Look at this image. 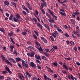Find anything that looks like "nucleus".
Segmentation results:
<instances>
[{"instance_id": "nucleus-50", "label": "nucleus", "mask_w": 80, "mask_h": 80, "mask_svg": "<svg viewBox=\"0 0 80 80\" xmlns=\"http://www.w3.org/2000/svg\"><path fill=\"white\" fill-rule=\"evenodd\" d=\"M22 13L24 15H27V12L25 11H22Z\"/></svg>"}, {"instance_id": "nucleus-56", "label": "nucleus", "mask_w": 80, "mask_h": 80, "mask_svg": "<svg viewBox=\"0 0 80 80\" xmlns=\"http://www.w3.org/2000/svg\"><path fill=\"white\" fill-rule=\"evenodd\" d=\"M3 50L4 51H6V50H7V48H6V47H4L2 48Z\"/></svg>"}, {"instance_id": "nucleus-59", "label": "nucleus", "mask_w": 80, "mask_h": 80, "mask_svg": "<svg viewBox=\"0 0 80 80\" xmlns=\"http://www.w3.org/2000/svg\"><path fill=\"white\" fill-rule=\"evenodd\" d=\"M5 70H7V71H8V70H9L10 69H9V68L8 67H5Z\"/></svg>"}, {"instance_id": "nucleus-61", "label": "nucleus", "mask_w": 80, "mask_h": 80, "mask_svg": "<svg viewBox=\"0 0 80 80\" xmlns=\"http://www.w3.org/2000/svg\"><path fill=\"white\" fill-rule=\"evenodd\" d=\"M4 60L5 61V62H6V63H8L9 62V61L7 59H6L5 60Z\"/></svg>"}, {"instance_id": "nucleus-53", "label": "nucleus", "mask_w": 80, "mask_h": 80, "mask_svg": "<svg viewBox=\"0 0 80 80\" xmlns=\"http://www.w3.org/2000/svg\"><path fill=\"white\" fill-rule=\"evenodd\" d=\"M16 60L17 62H19L20 61V58H16Z\"/></svg>"}, {"instance_id": "nucleus-54", "label": "nucleus", "mask_w": 80, "mask_h": 80, "mask_svg": "<svg viewBox=\"0 0 80 80\" xmlns=\"http://www.w3.org/2000/svg\"><path fill=\"white\" fill-rule=\"evenodd\" d=\"M62 72L63 73H64V74H66V73H67V72L65 70H62Z\"/></svg>"}, {"instance_id": "nucleus-31", "label": "nucleus", "mask_w": 80, "mask_h": 80, "mask_svg": "<svg viewBox=\"0 0 80 80\" xmlns=\"http://www.w3.org/2000/svg\"><path fill=\"white\" fill-rule=\"evenodd\" d=\"M35 43L38 46V47H39L40 46V43L38 42H37V41L35 42Z\"/></svg>"}, {"instance_id": "nucleus-33", "label": "nucleus", "mask_w": 80, "mask_h": 80, "mask_svg": "<svg viewBox=\"0 0 80 80\" xmlns=\"http://www.w3.org/2000/svg\"><path fill=\"white\" fill-rule=\"evenodd\" d=\"M0 31L2 32H3V33H5V30L2 28L0 29Z\"/></svg>"}, {"instance_id": "nucleus-29", "label": "nucleus", "mask_w": 80, "mask_h": 80, "mask_svg": "<svg viewBox=\"0 0 80 80\" xmlns=\"http://www.w3.org/2000/svg\"><path fill=\"white\" fill-rule=\"evenodd\" d=\"M54 50L55 49H53V48H51L49 51L50 53H52L54 51Z\"/></svg>"}, {"instance_id": "nucleus-64", "label": "nucleus", "mask_w": 80, "mask_h": 80, "mask_svg": "<svg viewBox=\"0 0 80 80\" xmlns=\"http://www.w3.org/2000/svg\"><path fill=\"white\" fill-rule=\"evenodd\" d=\"M76 64L77 65H78V66H80V63L78 62H76Z\"/></svg>"}, {"instance_id": "nucleus-25", "label": "nucleus", "mask_w": 80, "mask_h": 80, "mask_svg": "<svg viewBox=\"0 0 80 80\" xmlns=\"http://www.w3.org/2000/svg\"><path fill=\"white\" fill-rule=\"evenodd\" d=\"M41 80L39 78H37L36 77H34L33 78V80Z\"/></svg>"}, {"instance_id": "nucleus-28", "label": "nucleus", "mask_w": 80, "mask_h": 80, "mask_svg": "<svg viewBox=\"0 0 80 80\" xmlns=\"http://www.w3.org/2000/svg\"><path fill=\"white\" fill-rule=\"evenodd\" d=\"M40 10H41V12L43 14H45V12L44 10H43V8H41Z\"/></svg>"}, {"instance_id": "nucleus-52", "label": "nucleus", "mask_w": 80, "mask_h": 80, "mask_svg": "<svg viewBox=\"0 0 80 80\" xmlns=\"http://www.w3.org/2000/svg\"><path fill=\"white\" fill-rule=\"evenodd\" d=\"M45 27L46 28L48 29V30L50 31V27H49V26H48L46 25Z\"/></svg>"}, {"instance_id": "nucleus-22", "label": "nucleus", "mask_w": 80, "mask_h": 80, "mask_svg": "<svg viewBox=\"0 0 80 80\" xmlns=\"http://www.w3.org/2000/svg\"><path fill=\"white\" fill-rule=\"evenodd\" d=\"M13 17H14V16L13 15L11 14L10 17L9 18V20H12Z\"/></svg>"}, {"instance_id": "nucleus-6", "label": "nucleus", "mask_w": 80, "mask_h": 80, "mask_svg": "<svg viewBox=\"0 0 80 80\" xmlns=\"http://www.w3.org/2000/svg\"><path fill=\"white\" fill-rule=\"evenodd\" d=\"M62 67L63 68H64L66 69V70H68V67L66 65V63H65V62H64L63 63L62 65Z\"/></svg>"}, {"instance_id": "nucleus-8", "label": "nucleus", "mask_w": 80, "mask_h": 80, "mask_svg": "<svg viewBox=\"0 0 80 80\" xmlns=\"http://www.w3.org/2000/svg\"><path fill=\"white\" fill-rule=\"evenodd\" d=\"M22 7L23 10H25L27 13H30V11H28V9H27V8L26 7H25V6L24 5H22Z\"/></svg>"}, {"instance_id": "nucleus-19", "label": "nucleus", "mask_w": 80, "mask_h": 80, "mask_svg": "<svg viewBox=\"0 0 80 80\" xmlns=\"http://www.w3.org/2000/svg\"><path fill=\"white\" fill-rule=\"evenodd\" d=\"M76 30L77 32V33H78L80 30H79V27L78 26H77L76 28Z\"/></svg>"}, {"instance_id": "nucleus-40", "label": "nucleus", "mask_w": 80, "mask_h": 80, "mask_svg": "<svg viewBox=\"0 0 80 80\" xmlns=\"http://www.w3.org/2000/svg\"><path fill=\"white\" fill-rule=\"evenodd\" d=\"M53 49H54V50H57L58 49V47L57 46H53Z\"/></svg>"}, {"instance_id": "nucleus-14", "label": "nucleus", "mask_w": 80, "mask_h": 80, "mask_svg": "<svg viewBox=\"0 0 80 80\" xmlns=\"http://www.w3.org/2000/svg\"><path fill=\"white\" fill-rule=\"evenodd\" d=\"M57 30L59 32H61V33H63V34L64 33H63V31H62V30L61 29L57 28Z\"/></svg>"}, {"instance_id": "nucleus-23", "label": "nucleus", "mask_w": 80, "mask_h": 80, "mask_svg": "<svg viewBox=\"0 0 80 80\" xmlns=\"http://www.w3.org/2000/svg\"><path fill=\"white\" fill-rule=\"evenodd\" d=\"M35 57L37 59H38V60H39V59H40V57L39 55H35Z\"/></svg>"}, {"instance_id": "nucleus-39", "label": "nucleus", "mask_w": 80, "mask_h": 80, "mask_svg": "<svg viewBox=\"0 0 80 80\" xmlns=\"http://www.w3.org/2000/svg\"><path fill=\"white\" fill-rule=\"evenodd\" d=\"M27 33L25 32H22V35H27Z\"/></svg>"}, {"instance_id": "nucleus-51", "label": "nucleus", "mask_w": 80, "mask_h": 80, "mask_svg": "<svg viewBox=\"0 0 80 80\" xmlns=\"http://www.w3.org/2000/svg\"><path fill=\"white\" fill-rule=\"evenodd\" d=\"M35 13H36V14L37 15H38V13H39V12H38L37 11V10H36L35 11Z\"/></svg>"}, {"instance_id": "nucleus-46", "label": "nucleus", "mask_w": 80, "mask_h": 80, "mask_svg": "<svg viewBox=\"0 0 80 80\" xmlns=\"http://www.w3.org/2000/svg\"><path fill=\"white\" fill-rule=\"evenodd\" d=\"M34 32L35 34L37 35V36H38V33L36 31H34Z\"/></svg>"}, {"instance_id": "nucleus-42", "label": "nucleus", "mask_w": 80, "mask_h": 80, "mask_svg": "<svg viewBox=\"0 0 80 80\" xmlns=\"http://www.w3.org/2000/svg\"><path fill=\"white\" fill-rule=\"evenodd\" d=\"M4 76H0V80H3V79H4Z\"/></svg>"}, {"instance_id": "nucleus-2", "label": "nucleus", "mask_w": 80, "mask_h": 80, "mask_svg": "<svg viewBox=\"0 0 80 80\" xmlns=\"http://www.w3.org/2000/svg\"><path fill=\"white\" fill-rule=\"evenodd\" d=\"M26 75L25 76L26 79V80H28V78L31 77V74L28 71H26Z\"/></svg>"}, {"instance_id": "nucleus-15", "label": "nucleus", "mask_w": 80, "mask_h": 80, "mask_svg": "<svg viewBox=\"0 0 80 80\" xmlns=\"http://www.w3.org/2000/svg\"><path fill=\"white\" fill-rule=\"evenodd\" d=\"M16 17L17 19H18V20H19V18H20V14H17L16 15Z\"/></svg>"}, {"instance_id": "nucleus-24", "label": "nucleus", "mask_w": 80, "mask_h": 80, "mask_svg": "<svg viewBox=\"0 0 80 80\" xmlns=\"http://www.w3.org/2000/svg\"><path fill=\"white\" fill-rule=\"evenodd\" d=\"M10 60H12V62H13V63H16V62L14 60V59L11 58H9Z\"/></svg>"}, {"instance_id": "nucleus-21", "label": "nucleus", "mask_w": 80, "mask_h": 80, "mask_svg": "<svg viewBox=\"0 0 80 80\" xmlns=\"http://www.w3.org/2000/svg\"><path fill=\"white\" fill-rule=\"evenodd\" d=\"M44 55L46 57H49L50 55L47 52H44Z\"/></svg>"}, {"instance_id": "nucleus-9", "label": "nucleus", "mask_w": 80, "mask_h": 80, "mask_svg": "<svg viewBox=\"0 0 80 80\" xmlns=\"http://www.w3.org/2000/svg\"><path fill=\"white\" fill-rule=\"evenodd\" d=\"M27 49L29 50H30V51H33V50H35V48L32 46L28 47L27 48Z\"/></svg>"}, {"instance_id": "nucleus-27", "label": "nucleus", "mask_w": 80, "mask_h": 80, "mask_svg": "<svg viewBox=\"0 0 80 80\" xmlns=\"http://www.w3.org/2000/svg\"><path fill=\"white\" fill-rule=\"evenodd\" d=\"M26 4L27 5L28 8H29V7H31V6H30V4L27 2H26Z\"/></svg>"}, {"instance_id": "nucleus-55", "label": "nucleus", "mask_w": 80, "mask_h": 80, "mask_svg": "<svg viewBox=\"0 0 80 80\" xmlns=\"http://www.w3.org/2000/svg\"><path fill=\"white\" fill-rule=\"evenodd\" d=\"M71 78L72 80H74V77H73V75L72 74L71 75Z\"/></svg>"}, {"instance_id": "nucleus-37", "label": "nucleus", "mask_w": 80, "mask_h": 80, "mask_svg": "<svg viewBox=\"0 0 80 80\" xmlns=\"http://www.w3.org/2000/svg\"><path fill=\"white\" fill-rule=\"evenodd\" d=\"M33 37L34 38L36 39V40H37L38 37L36 36L35 34H33Z\"/></svg>"}, {"instance_id": "nucleus-45", "label": "nucleus", "mask_w": 80, "mask_h": 80, "mask_svg": "<svg viewBox=\"0 0 80 80\" xmlns=\"http://www.w3.org/2000/svg\"><path fill=\"white\" fill-rule=\"evenodd\" d=\"M11 3H12V5H13L14 6V7H16V4H15V3L13 2H11Z\"/></svg>"}, {"instance_id": "nucleus-18", "label": "nucleus", "mask_w": 80, "mask_h": 80, "mask_svg": "<svg viewBox=\"0 0 80 80\" xmlns=\"http://www.w3.org/2000/svg\"><path fill=\"white\" fill-rule=\"evenodd\" d=\"M4 3L7 6H8V5H9V2H8V1L7 0L5 1L4 2Z\"/></svg>"}, {"instance_id": "nucleus-11", "label": "nucleus", "mask_w": 80, "mask_h": 80, "mask_svg": "<svg viewBox=\"0 0 80 80\" xmlns=\"http://www.w3.org/2000/svg\"><path fill=\"white\" fill-rule=\"evenodd\" d=\"M37 26L38 27H39L41 29V30H43V29H42V26L41 25L40 23H38L37 24Z\"/></svg>"}, {"instance_id": "nucleus-5", "label": "nucleus", "mask_w": 80, "mask_h": 80, "mask_svg": "<svg viewBox=\"0 0 80 80\" xmlns=\"http://www.w3.org/2000/svg\"><path fill=\"white\" fill-rule=\"evenodd\" d=\"M30 66L33 68H37V65L33 62H31L30 63Z\"/></svg>"}, {"instance_id": "nucleus-16", "label": "nucleus", "mask_w": 80, "mask_h": 80, "mask_svg": "<svg viewBox=\"0 0 80 80\" xmlns=\"http://www.w3.org/2000/svg\"><path fill=\"white\" fill-rule=\"evenodd\" d=\"M39 52H41V53H43V49L41 48V47H40L39 48V49L38 50Z\"/></svg>"}, {"instance_id": "nucleus-49", "label": "nucleus", "mask_w": 80, "mask_h": 80, "mask_svg": "<svg viewBox=\"0 0 80 80\" xmlns=\"http://www.w3.org/2000/svg\"><path fill=\"white\" fill-rule=\"evenodd\" d=\"M58 2L59 3H61V4H62V3H64V2H61L60 1V0H58Z\"/></svg>"}, {"instance_id": "nucleus-26", "label": "nucleus", "mask_w": 80, "mask_h": 80, "mask_svg": "<svg viewBox=\"0 0 80 80\" xmlns=\"http://www.w3.org/2000/svg\"><path fill=\"white\" fill-rule=\"evenodd\" d=\"M70 21L72 22V24H73H73H75V21H74V20H73V19H70Z\"/></svg>"}, {"instance_id": "nucleus-7", "label": "nucleus", "mask_w": 80, "mask_h": 80, "mask_svg": "<svg viewBox=\"0 0 80 80\" xmlns=\"http://www.w3.org/2000/svg\"><path fill=\"white\" fill-rule=\"evenodd\" d=\"M41 7L42 8L44 7H47V2H43L41 3Z\"/></svg>"}, {"instance_id": "nucleus-41", "label": "nucleus", "mask_w": 80, "mask_h": 80, "mask_svg": "<svg viewBox=\"0 0 80 80\" xmlns=\"http://www.w3.org/2000/svg\"><path fill=\"white\" fill-rule=\"evenodd\" d=\"M36 62H37V63H39V64H41V62L39 60L37 59Z\"/></svg>"}, {"instance_id": "nucleus-4", "label": "nucleus", "mask_w": 80, "mask_h": 80, "mask_svg": "<svg viewBox=\"0 0 80 80\" xmlns=\"http://www.w3.org/2000/svg\"><path fill=\"white\" fill-rule=\"evenodd\" d=\"M30 53H27V55L30 57H34V55H35V52L33 51Z\"/></svg>"}, {"instance_id": "nucleus-63", "label": "nucleus", "mask_w": 80, "mask_h": 80, "mask_svg": "<svg viewBox=\"0 0 80 80\" xmlns=\"http://www.w3.org/2000/svg\"><path fill=\"white\" fill-rule=\"evenodd\" d=\"M70 43L72 45H74V42L72 41H71L70 42Z\"/></svg>"}, {"instance_id": "nucleus-17", "label": "nucleus", "mask_w": 80, "mask_h": 80, "mask_svg": "<svg viewBox=\"0 0 80 80\" xmlns=\"http://www.w3.org/2000/svg\"><path fill=\"white\" fill-rule=\"evenodd\" d=\"M59 13L61 14L62 15L63 17H64V16H66V14L65 12L63 13V12H59Z\"/></svg>"}, {"instance_id": "nucleus-48", "label": "nucleus", "mask_w": 80, "mask_h": 80, "mask_svg": "<svg viewBox=\"0 0 80 80\" xmlns=\"http://www.w3.org/2000/svg\"><path fill=\"white\" fill-rule=\"evenodd\" d=\"M25 62L24 61L22 62V64L23 67H25V65L26 64V63H25Z\"/></svg>"}, {"instance_id": "nucleus-60", "label": "nucleus", "mask_w": 80, "mask_h": 80, "mask_svg": "<svg viewBox=\"0 0 80 80\" xmlns=\"http://www.w3.org/2000/svg\"><path fill=\"white\" fill-rule=\"evenodd\" d=\"M4 60L5 61V62H6V63H8L9 62V61L7 59H6L5 60Z\"/></svg>"}, {"instance_id": "nucleus-13", "label": "nucleus", "mask_w": 80, "mask_h": 80, "mask_svg": "<svg viewBox=\"0 0 80 80\" xmlns=\"http://www.w3.org/2000/svg\"><path fill=\"white\" fill-rule=\"evenodd\" d=\"M52 64L54 67H57L58 66V63L56 62H53Z\"/></svg>"}, {"instance_id": "nucleus-62", "label": "nucleus", "mask_w": 80, "mask_h": 80, "mask_svg": "<svg viewBox=\"0 0 80 80\" xmlns=\"http://www.w3.org/2000/svg\"><path fill=\"white\" fill-rule=\"evenodd\" d=\"M65 59L66 60H70V59H71V58L69 57L68 58H65Z\"/></svg>"}, {"instance_id": "nucleus-36", "label": "nucleus", "mask_w": 80, "mask_h": 80, "mask_svg": "<svg viewBox=\"0 0 80 80\" xmlns=\"http://www.w3.org/2000/svg\"><path fill=\"white\" fill-rule=\"evenodd\" d=\"M13 54L14 55H17V52L16 50H14V52H13Z\"/></svg>"}, {"instance_id": "nucleus-10", "label": "nucleus", "mask_w": 80, "mask_h": 80, "mask_svg": "<svg viewBox=\"0 0 80 80\" xmlns=\"http://www.w3.org/2000/svg\"><path fill=\"white\" fill-rule=\"evenodd\" d=\"M41 38L43 42H44V43H47L48 42L47 41V40L45 38H43V37H41Z\"/></svg>"}, {"instance_id": "nucleus-32", "label": "nucleus", "mask_w": 80, "mask_h": 80, "mask_svg": "<svg viewBox=\"0 0 80 80\" xmlns=\"http://www.w3.org/2000/svg\"><path fill=\"white\" fill-rule=\"evenodd\" d=\"M13 19L14 21L16 22H18V19H17V18L16 19L15 17L13 18Z\"/></svg>"}, {"instance_id": "nucleus-57", "label": "nucleus", "mask_w": 80, "mask_h": 80, "mask_svg": "<svg viewBox=\"0 0 80 80\" xmlns=\"http://www.w3.org/2000/svg\"><path fill=\"white\" fill-rule=\"evenodd\" d=\"M8 63V64H9V65H10L11 67H12V64L11 62H9Z\"/></svg>"}, {"instance_id": "nucleus-35", "label": "nucleus", "mask_w": 80, "mask_h": 80, "mask_svg": "<svg viewBox=\"0 0 80 80\" xmlns=\"http://www.w3.org/2000/svg\"><path fill=\"white\" fill-rule=\"evenodd\" d=\"M10 48H11V49H10L11 52H12V51H13V48H15L13 46H11Z\"/></svg>"}, {"instance_id": "nucleus-3", "label": "nucleus", "mask_w": 80, "mask_h": 80, "mask_svg": "<svg viewBox=\"0 0 80 80\" xmlns=\"http://www.w3.org/2000/svg\"><path fill=\"white\" fill-rule=\"evenodd\" d=\"M52 36L54 37H56L57 36V37H59V33H58L57 31H55L54 32H52Z\"/></svg>"}, {"instance_id": "nucleus-1", "label": "nucleus", "mask_w": 80, "mask_h": 80, "mask_svg": "<svg viewBox=\"0 0 80 80\" xmlns=\"http://www.w3.org/2000/svg\"><path fill=\"white\" fill-rule=\"evenodd\" d=\"M48 11L49 12V13H50V14H51V15H52V16L53 17V18H54L55 20H57V17L54 15V14H53V12L51 11V10L50 9H48Z\"/></svg>"}, {"instance_id": "nucleus-20", "label": "nucleus", "mask_w": 80, "mask_h": 80, "mask_svg": "<svg viewBox=\"0 0 80 80\" xmlns=\"http://www.w3.org/2000/svg\"><path fill=\"white\" fill-rule=\"evenodd\" d=\"M20 79L21 80H24V77L22 73L20 74Z\"/></svg>"}, {"instance_id": "nucleus-44", "label": "nucleus", "mask_w": 80, "mask_h": 80, "mask_svg": "<svg viewBox=\"0 0 80 80\" xmlns=\"http://www.w3.org/2000/svg\"><path fill=\"white\" fill-rule=\"evenodd\" d=\"M8 73V72L7 71H2V73H3V74H4L5 75H6V73Z\"/></svg>"}, {"instance_id": "nucleus-38", "label": "nucleus", "mask_w": 80, "mask_h": 80, "mask_svg": "<svg viewBox=\"0 0 80 80\" xmlns=\"http://www.w3.org/2000/svg\"><path fill=\"white\" fill-rule=\"evenodd\" d=\"M64 35L65 37H67V38H68V37H69V35L67 33H66L64 34Z\"/></svg>"}, {"instance_id": "nucleus-34", "label": "nucleus", "mask_w": 80, "mask_h": 80, "mask_svg": "<svg viewBox=\"0 0 80 80\" xmlns=\"http://www.w3.org/2000/svg\"><path fill=\"white\" fill-rule=\"evenodd\" d=\"M50 38L52 41L53 42H54L55 41L54 38H53V37H52V36H50Z\"/></svg>"}, {"instance_id": "nucleus-47", "label": "nucleus", "mask_w": 80, "mask_h": 80, "mask_svg": "<svg viewBox=\"0 0 80 80\" xmlns=\"http://www.w3.org/2000/svg\"><path fill=\"white\" fill-rule=\"evenodd\" d=\"M25 68H28V67H29L28 66V64H27V63H26L25 64Z\"/></svg>"}, {"instance_id": "nucleus-12", "label": "nucleus", "mask_w": 80, "mask_h": 80, "mask_svg": "<svg viewBox=\"0 0 80 80\" xmlns=\"http://www.w3.org/2000/svg\"><path fill=\"white\" fill-rule=\"evenodd\" d=\"M44 78L46 80H51V79L50 78L47 77V76L46 75L44 74Z\"/></svg>"}, {"instance_id": "nucleus-30", "label": "nucleus", "mask_w": 80, "mask_h": 80, "mask_svg": "<svg viewBox=\"0 0 80 80\" xmlns=\"http://www.w3.org/2000/svg\"><path fill=\"white\" fill-rule=\"evenodd\" d=\"M37 67L38 69H39V70H42V68L41 67V66H40L39 64L37 65Z\"/></svg>"}, {"instance_id": "nucleus-58", "label": "nucleus", "mask_w": 80, "mask_h": 80, "mask_svg": "<svg viewBox=\"0 0 80 80\" xmlns=\"http://www.w3.org/2000/svg\"><path fill=\"white\" fill-rule=\"evenodd\" d=\"M73 49L75 51H77V48L76 47H74Z\"/></svg>"}, {"instance_id": "nucleus-43", "label": "nucleus", "mask_w": 80, "mask_h": 80, "mask_svg": "<svg viewBox=\"0 0 80 80\" xmlns=\"http://www.w3.org/2000/svg\"><path fill=\"white\" fill-rule=\"evenodd\" d=\"M53 77L54 78H57L58 77V76H57V74H53Z\"/></svg>"}]
</instances>
